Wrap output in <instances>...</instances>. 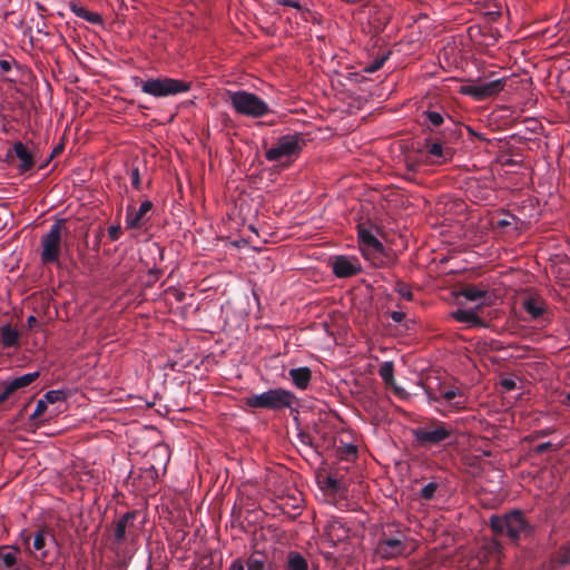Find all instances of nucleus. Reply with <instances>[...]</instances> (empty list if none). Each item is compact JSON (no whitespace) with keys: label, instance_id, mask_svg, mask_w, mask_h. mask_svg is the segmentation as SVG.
<instances>
[{"label":"nucleus","instance_id":"1","mask_svg":"<svg viewBox=\"0 0 570 570\" xmlns=\"http://www.w3.org/2000/svg\"><path fill=\"white\" fill-rule=\"evenodd\" d=\"M68 219H57L41 238L40 258L43 265L62 267L61 257L68 249Z\"/></svg>","mask_w":570,"mask_h":570},{"label":"nucleus","instance_id":"2","mask_svg":"<svg viewBox=\"0 0 570 570\" xmlns=\"http://www.w3.org/2000/svg\"><path fill=\"white\" fill-rule=\"evenodd\" d=\"M489 525L495 535H507L513 543L531 535L533 531L520 510H512L503 515H491Z\"/></svg>","mask_w":570,"mask_h":570},{"label":"nucleus","instance_id":"3","mask_svg":"<svg viewBox=\"0 0 570 570\" xmlns=\"http://www.w3.org/2000/svg\"><path fill=\"white\" fill-rule=\"evenodd\" d=\"M453 434L454 429L451 424L435 419L412 430L415 443L424 449L439 446L449 441Z\"/></svg>","mask_w":570,"mask_h":570},{"label":"nucleus","instance_id":"4","mask_svg":"<svg viewBox=\"0 0 570 570\" xmlns=\"http://www.w3.org/2000/svg\"><path fill=\"white\" fill-rule=\"evenodd\" d=\"M295 401L296 396L293 392L279 387L259 394H252L245 399V404L252 409L282 411L291 409Z\"/></svg>","mask_w":570,"mask_h":570},{"label":"nucleus","instance_id":"5","mask_svg":"<svg viewBox=\"0 0 570 570\" xmlns=\"http://www.w3.org/2000/svg\"><path fill=\"white\" fill-rule=\"evenodd\" d=\"M229 102L237 114L250 118H262L272 112L266 101L246 90L229 92Z\"/></svg>","mask_w":570,"mask_h":570},{"label":"nucleus","instance_id":"6","mask_svg":"<svg viewBox=\"0 0 570 570\" xmlns=\"http://www.w3.org/2000/svg\"><path fill=\"white\" fill-rule=\"evenodd\" d=\"M305 145L306 139L301 132L284 135L266 150L265 158L268 161H281L285 158L291 164L298 157Z\"/></svg>","mask_w":570,"mask_h":570},{"label":"nucleus","instance_id":"7","mask_svg":"<svg viewBox=\"0 0 570 570\" xmlns=\"http://www.w3.org/2000/svg\"><path fill=\"white\" fill-rule=\"evenodd\" d=\"M140 89L144 94L155 98H164L187 92L190 89V85L179 79L158 77L141 81Z\"/></svg>","mask_w":570,"mask_h":570},{"label":"nucleus","instance_id":"8","mask_svg":"<svg viewBox=\"0 0 570 570\" xmlns=\"http://www.w3.org/2000/svg\"><path fill=\"white\" fill-rule=\"evenodd\" d=\"M357 236L363 256L374 266L382 267L387 257L383 244L371 230L362 226H358Z\"/></svg>","mask_w":570,"mask_h":570},{"label":"nucleus","instance_id":"9","mask_svg":"<svg viewBox=\"0 0 570 570\" xmlns=\"http://www.w3.org/2000/svg\"><path fill=\"white\" fill-rule=\"evenodd\" d=\"M137 515V511H129L114 522L109 530L111 546L114 549H118L122 546L128 537L135 535V520Z\"/></svg>","mask_w":570,"mask_h":570},{"label":"nucleus","instance_id":"10","mask_svg":"<svg viewBox=\"0 0 570 570\" xmlns=\"http://www.w3.org/2000/svg\"><path fill=\"white\" fill-rule=\"evenodd\" d=\"M507 83V78L488 82L470 83L461 87V94L472 97L478 101L491 98L501 92Z\"/></svg>","mask_w":570,"mask_h":570},{"label":"nucleus","instance_id":"11","mask_svg":"<svg viewBox=\"0 0 570 570\" xmlns=\"http://www.w3.org/2000/svg\"><path fill=\"white\" fill-rule=\"evenodd\" d=\"M407 543H403L400 539L386 538L380 534L375 547V554L383 560H393L406 556Z\"/></svg>","mask_w":570,"mask_h":570},{"label":"nucleus","instance_id":"12","mask_svg":"<svg viewBox=\"0 0 570 570\" xmlns=\"http://www.w3.org/2000/svg\"><path fill=\"white\" fill-rule=\"evenodd\" d=\"M428 138L450 147L455 145L462 138L461 127L451 118L448 119V122L442 127V129H434L428 126Z\"/></svg>","mask_w":570,"mask_h":570},{"label":"nucleus","instance_id":"13","mask_svg":"<svg viewBox=\"0 0 570 570\" xmlns=\"http://www.w3.org/2000/svg\"><path fill=\"white\" fill-rule=\"evenodd\" d=\"M331 266L337 278H350L362 272L361 263L354 256H335L332 258Z\"/></svg>","mask_w":570,"mask_h":570},{"label":"nucleus","instance_id":"14","mask_svg":"<svg viewBox=\"0 0 570 570\" xmlns=\"http://www.w3.org/2000/svg\"><path fill=\"white\" fill-rule=\"evenodd\" d=\"M154 205L150 200H145L140 207L136 209L132 205H128L126 209V226L129 229H139L146 222V215L153 209Z\"/></svg>","mask_w":570,"mask_h":570},{"label":"nucleus","instance_id":"15","mask_svg":"<svg viewBox=\"0 0 570 570\" xmlns=\"http://www.w3.org/2000/svg\"><path fill=\"white\" fill-rule=\"evenodd\" d=\"M13 157H16L19 160V165L17 167L20 173L28 171L35 166L32 153L21 141H16L13 144L12 150L8 151L7 158L11 159Z\"/></svg>","mask_w":570,"mask_h":570},{"label":"nucleus","instance_id":"16","mask_svg":"<svg viewBox=\"0 0 570 570\" xmlns=\"http://www.w3.org/2000/svg\"><path fill=\"white\" fill-rule=\"evenodd\" d=\"M424 148L429 156L433 157L438 163L450 161L454 155V148L444 146L430 138L424 139Z\"/></svg>","mask_w":570,"mask_h":570},{"label":"nucleus","instance_id":"17","mask_svg":"<svg viewBox=\"0 0 570 570\" xmlns=\"http://www.w3.org/2000/svg\"><path fill=\"white\" fill-rule=\"evenodd\" d=\"M348 528L336 519L328 521L324 529V534L331 547H336L337 543L346 540L348 538Z\"/></svg>","mask_w":570,"mask_h":570},{"label":"nucleus","instance_id":"18","mask_svg":"<svg viewBox=\"0 0 570 570\" xmlns=\"http://www.w3.org/2000/svg\"><path fill=\"white\" fill-rule=\"evenodd\" d=\"M522 306L533 321L542 318L547 313V304L539 296H530L524 298Z\"/></svg>","mask_w":570,"mask_h":570},{"label":"nucleus","instance_id":"19","mask_svg":"<svg viewBox=\"0 0 570 570\" xmlns=\"http://www.w3.org/2000/svg\"><path fill=\"white\" fill-rule=\"evenodd\" d=\"M459 296L464 297L469 302H481L480 305L489 304L491 294L488 289L480 288L475 285H466L459 292Z\"/></svg>","mask_w":570,"mask_h":570},{"label":"nucleus","instance_id":"20","mask_svg":"<svg viewBox=\"0 0 570 570\" xmlns=\"http://www.w3.org/2000/svg\"><path fill=\"white\" fill-rule=\"evenodd\" d=\"M429 396L434 401H440V399H443L446 403H449V405L458 411L465 407V399L459 389H448L442 391L440 397L432 396L431 394H429Z\"/></svg>","mask_w":570,"mask_h":570},{"label":"nucleus","instance_id":"21","mask_svg":"<svg viewBox=\"0 0 570 570\" xmlns=\"http://www.w3.org/2000/svg\"><path fill=\"white\" fill-rule=\"evenodd\" d=\"M288 376L293 384L299 390H306L312 380V371L307 366L291 368Z\"/></svg>","mask_w":570,"mask_h":570},{"label":"nucleus","instance_id":"22","mask_svg":"<svg viewBox=\"0 0 570 570\" xmlns=\"http://www.w3.org/2000/svg\"><path fill=\"white\" fill-rule=\"evenodd\" d=\"M451 316L461 323H468L472 327H484L485 322L473 309H456Z\"/></svg>","mask_w":570,"mask_h":570},{"label":"nucleus","instance_id":"23","mask_svg":"<svg viewBox=\"0 0 570 570\" xmlns=\"http://www.w3.org/2000/svg\"><path fill=\"white\" fill-rule=\"evenodd\" d=\"M39 377V372H31L3 383L7 390L13 395L18 390L27 387Z\"/></svg>","mask_w":570,"mask_h":570},{"label":"nucleus","instance_id":"24","mask_svg":"<svg viewBox=\"0 0 570 570\" xmlns=\"http://www.w3.org/2000/svg\"><path fill=\"white\" fill-rule=\"evenodd\" d=\"M73 14L77 16L80 19H83L90 24H102V17L96 11H91L87 9L86 7L73 2Z\"/></svg>","mask_w":570,"mask_h":570},{"label":"nucleus","instance_id":"25","mask_svg":"<svg viewBox=\"0 0 570 570\" xmlns=\"http://www.w3.org/2000/svg\"><path fill=\"white\" fill-rule=\"evenodd\" d=\"M19 332L10 324L0 327V342L3 347H14L19 343Z\"/></svg>","mask_w":570,"mask_h":570},{"label":"nucleus","instance_id":"26","mask_svg":"<svg viewBox=\"0 0 570 570\" xmlns=\"http://www.w3.org/2000/svg\"><path fill=\"white\" fill-rule=\"evenodd\" d=\"M307 560L296 551H289L283 570H307Z\"/></svg>","mask_w":570,"mask_h":570},{"label":"nucleus","instance_id":"27","mask_svg":"<svg viewBox=\"0 0 570 570\" xmlns=\"http://www.w3.org/2000/svg\"><path fill=\"white\" fill-rule=\"evenodd\" d=\"M422 116L425 118L423 126L425 127V131H428V126L439 129L440 127H444L448 122L445 120L444 114L436 110H425Z\"/></svg>","mask_w":570,"mask_h":570},{"label":"nucleus","instance_id":"28","mask_svg":"<svg viewBox=\"0 0 570 570\" xmlns=\"http://www.w3.org/2000/svg\"><path fill=\"white\" fill-rule=\"evenodd\" d=\"M380 534H385L386 538L400 539L403 541V543L409 544L407 530H406V528H404L400 524H395V523L386 524Z\"/></svg>","mask_w":570,"mask_h":570},{"label":"nucleus","instance_id":"29","mask_svg":"<svg viewBox=\"0 0 570 570\" xmlns=\"http://www.w3.org/2000/svg\"><path fill=\"white\" fill-rule=\"evenodd\" d=\"M268 557L261 552L254 551L246 561L247 570H267Z\"/></svg>","mask_w":570,"mask_h":570},{"label":"nucleus","instance_id":"30","mask_svg":"<svg viewBox=\"0 0 570 570\" xmlns=\"http://www.w3.org/2000/svg\"><path fill=\"white\" fill-rule=\"evenodd\" d=\"M379 374L383 382L395 390V392H400L401 390L396 387L394 380V365L392 362H384L379 370Z\"/></svg>","mask_w":570,"mask_h":570},{"label":"nucleus","instance_id":"31","mask_svg":"<svg viewBox=\"0 0 570 570\" xmlns=\"http://www.w3.org/2000/svg\"><path fill=\"white\" fill-rule=\"evenodd\" d=\"M52 535L50 534L49 530L47 529H38L33 537L32 547L36 551H41L46 546L47 538Z\"/></svg>","mask_w":570,"mask_h":570},{"label":"nucleus","instance_id":"32","mask_svg":"<svg viewBox=\"0 0 570 570\" xmlns=\"http://www.w3.org/2000/svg\"><path fill=\"white\" fill-rule=\"evenodd\" d=\"M341 460L351 461L357 455V448L353 444H343L337 449Z\"/></svg>","mask_w":570,"mask_h":570},{"label":"nucleus","instance_id":"33","mask_svg":"<svg viewBox=\"0 0 570 570\" xmlns=\"http://www.w3.org/2000/svg\"><path fill=\"white\" fill-rule=\"evenodd\" d=\"M67 397V393L62 390H51L48 391L43 399L47 401V403L53 404L59 401H63Z\"/></svg>","mask_w":570,"mask_h":570},{"label":"nucleus","instance_id":"34","mask_svg":"<svg viewBox=\"0 0 570 570\" xmlns=\"http://www.w3.org/2000/svg\"><path fill=\"white\" fill-rule=\"evenodd\" d=\"M438 488L439 484L436 482H429L421 489L420 497L426 501L432 500L435 495Z\"/></svg>","mask_w":570,"mask_h":570},{"label":"nucleus","instance_id":"35","mask_svg":"<svg viewBox=\"0 0 570 570\" xmlns=\"http://www.w3.org/2000/svg\"><path fill=\"white\" fill-rule=\"evenodd\" d=\"M395 291L404 299L409 302L413 299V293L411 291V287L406 283L397 282L395 285Z\"/></svg>","mask_w":570,"mask_h":570},{"label":"nucleus","instance_id":"36","mask_svg":"<svg viewBox=\"0 0 570 570\" xmlns=\"http://www.w3.org/2000/svg\"><path fill=\"white\" fill-rule=\"evenodd\" d=\"M47 405L48 403L45 399L39 400L37 402L33 413L30 415V420L36 421L37 419H39L45 413Z\"/></svg>","mask_w":570,"mask_h":570},{"label":"nucleus","instance_id":"37","mask_svg":"<svg viewBox=\"0 0 570 570\" xmlns=\"http://www.w3.org/2000/svg\"><path fill=\"white\" fill-rule=\"evenodd\" d=\"M386 60V57H382L379 59H375L373 62H371L368 66L364 68L365 72L373 73L381 69Z\"/></svg>","mask_w":570,"mask_h":570},{"label":"nucleus","instance_id":"38","mask_svg":"<svg viewBox=\"0 0 570 570\" xmlns=\"http://www.w3.org/2000/svg\"><path fill=\"white\" fill-rule=\"evenodd\" d=\"M130 179H131L132 187L136 190H140L141 189V179H140L139 169L137 167L131 169Z\"/></svg>","mask_w":570,"mask_h":570},{"label":"nucleus","instance_id":"39","mask_svg":"<svg viewBox=\"0 0 570 570\" xmlns=\"http://www.w3.org/2000/svg\"><path fill=\"white\" fill-rule=\"evenodd\" d=\"M122 234L120 225H111L108 227V237L111 242H116Z\"/></svg>","mask_w":570,"mask_h":570},{"label":"nucleus","instance_id":"40","mask_svg":"<svg viewBox=\"0 0 570 570\" xmlns=\"http://www.w3.org/2000/svg\"><path fill=\"white\" fill-rule=\"evenodd\" d=\"M325 484L327 490L332 492H338L341 490V482L332 475L326 478Z\"/></svg>","mask_w":570,"mask_h":570},{"label":"nucleus","instance_id":"41","mask_svg":"<svg viewBox=\"0 0 570 570\" xmlns=\"http://www.w3.org/2000/svg\"><path fill=\"white\" fill-rule=\"evenodd\" d=\"M1 560L6 568H11L17 562L16 554L12 552H7V553L1 554Z\"/></svg>","mask_w":570,"mask_h":570},{"label":"nucleus","instance_id":"42","mask_svg":"<svg viewBox=\"0 0 570 570\" xmlns=\"http://www.w3.org/2000/svg\"><path fill=\"white\" fill-rule=\"evenodd\" d=\"M559 566H564L570 563V549L561 551L556 560Z\"/></svg>","mask_w":570,"mask_h":570},{"label":"nucleus","instance_id":"43","mask_svg":"<svg viewBox=\"0 0 570 570\" xmlns=\"http://www.w3.org/2000/svg\"><path fill=\"white\" fill-rule=\"evenodd\" d=\"M501 386L507 391H513L517 389V383L512 379H503L501 381Z\"/></svg>","mask_w":570,"mask_h":570},{"label":"nucleus","instance_id":"44","mask_svg":"<svg viewBox=\"0 0 570 570\" xmlns=\"http://www.w3.org/2000/svg\"><path fill=\"white\" fill-rule=\"evenodd\" d=\"M278 4L301 9L299 3L296 0H275Z\"/></svg>","mask_w":570,"mask_h":570},{"label":"nucleus","instance_id":"45","mask_svg":"<svg viewBox=\"0 0 570 570\" xmlns=\"http://www.w3.org/2000/svg\"><path fill=\"white\" fill-rule=\"evenodd\" d=\"M552 446L553 445L551 442H544V443L537 445L535 452L541 454V453H544V452L549 451L550 449H552Z\"/></svg>","mask_w":570,"mask_h":570},{"label":"nucleus","instance_id":"46","mask_svg":"<svg viewBox=\"0 0 570 570\" xmlns=\"http://www.w3.org/2000/svg\"><path fill=\"white\" fill-rule=\"evenodd\" d=\"M227 570H245V564L240 559L234 560Z\"/></svg>","mask_w":570,"mask_h":570},{"label":"nucleus","instance_id":"47","mask_svg":"<svg viewBox=\"0 0 570 570\" xmlns=\"http://www.w3.org/2000/svg\"><path fill=\"white\" fill-rule=\"evenodd\" d=\"M391 318L395 323H401L405 318V313H403L401 311H393V312H391Z\"/></svg>","mask_w":570,"mask_h":570},{"label":"nucleus","instance_id":"48","mask_svg":"<svg viewBox=\"0 0 570 570\" xmlns=\"http://www.w3.org/2000/svg\"><path fill=\"white\" fill-rule=\"evenodd\" d=\"M39 325V322L37 320L36 316L33 315H30L28 318H27V326L29 330H36Z\"/></svg>","mask_w":570,"mask_h":570},{"label":"nucleus","instance_id":"49","mask_svg":"<svg viewBox=\"0 0 570 570\" xmlns=\"http://www.w3.org/2000/svg\"><path fill=\"white\" fill-rule=\"evenodd\" d=\"M11 61L9 60H6V59H1L0 60V70L2 72H9L11 70Z\"/></svg>","mask_w":570,"mask_h":570},{"label":"nucleus","instance_id":"50","mask_svg":"<svg viewBox=\"0 0 570 570\" xmlns=\"http://www.w3.org/2000/svg\"><path fill=\"white\" fill-rule=\"evenodd\" d=\"M298 438L299 440L304 443V444H308V445H312V438L308 433H305V432H301L298 434Z\"/></svg>","mask_w":570,"mask_h":570},{"label":"nucleus","instance_id":"51","mask_svg":"<svg viewBox=\"0 0 570 570\" xmlns=\"http://www.w3.org/2000/svg\"><path fill=\"white\" fill-rule=\"evenodd\" d=\"M10 396V392L7 390L6 386H3V390L0 392V404L8 400Z\"/></svg>","mask_w":570,"mask_h":570},{"label":"nucleus","instance_id":"52","mask_svg":"<svg viewBox=\"0 0 570 570\" xmlns=\"http://www.w3.org/2000/svg\"><path fill=\"white\" fill-rule=\"evenodd\" d=\"M72 480H73V484L76 482H80L82 481V476L79 474V471L77 470V464L73 462V476H72Z\"/></svg>","mask_w":570,"mask_h":570},{"label":"nucleus","instance_id":"53","mask_svg":"<svg viewBox=\"0 0 570 570\" xmlns=\"http://www.w3.org/2000/svg\"><path fill=\"white\" fill-rule=\"evenodd\" d=\"M510 225V222L508 219H500L498 220V226L499 227H507Z\"/></svg>","mask_w":570,"mask_h":570},{"label":"nucleus","instance_id":"54","mask_svg":"<svg viewBox=\"0 0 570 570\" xmlns=\"http://www.w3.org/2000/svg\"><path fill=\"white\" fill-rule=\"evenodd\" d=\"M63 149V146L62 145H59L57 146L53 150H52V154L51 156H56L57 154H59L61 150Z\"/></svg>","mask_w":570,"mask_h":570},{"label":"nucleus","instance_id":"55","mask_svg":"<svg viewBox=\"0 0 570 570\" xmlns=\"http://www.w3.org/2000/svg\"><path fill=\"white\" fill-rule=\"evenodd\" d=\"M549 434H550V430H548V429L547 430H541V431L538 432L539 436H547Z\"/></svg>","mask_w":570,"mask_h":570},{"label":"nucleus","instance_id":"56","mask_svg":"<svg viewBox=\"0 0 570 570\" xmlns=\"http://www.w3.org/2000/svg\"><path fill=\"white\" fill-rule=\"evenodd\" d=\"M184 297H185V294H184V293H178V294L176 295V299H177L178 302H181V301L184 299Z\"/></svg>","mask_w":570,"mask_h":570},{"label":"nucleus","instance_id":"57","mask_svg":"<svg viewBox=\"0 0 570 570\" xmlns=\"http://www.w3.org/2000/svg\"><path fill=\"white\" fill-rule=\"evenodd\" d=\"M87 530H88V527H87V525H85V527H82L81 529H78L77 531H78V532H80V531L86 532Z\"/></svg>","mask_w":570,"mask_h":570},{"label":"nucleus","instance_id":"58","mask_svg":"<svg viewBox=\"0 0 570 570\" xmlns=\"http://www.w3.org/2000/svg\"><path fill=\"white\" fill-rule=\"evenodd\" d=\"M83 475H85V476H87V478H90V476H91V473H90V472H87V473H85Z\"/></svg>","mask_w":570,"mask_h":570},{"label":"nucleus","instance_id":"59","mask_svg":"<svg viewBox=\"0 0 570 570\" xmlns=\"http://www.w3.org/2000/svg\"><path fill=\"white\" fill-rule=\"evenodd\" d=\"M568 400H569V403H570V394L568 395Z\"/></svg>","mask_w":570,"mask_h":570}]
</instances>
